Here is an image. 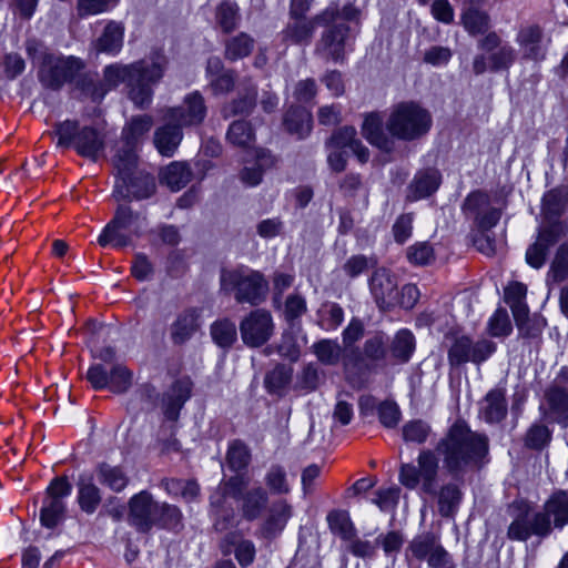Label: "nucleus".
<instances>
[{
    "mask_svg": "<svg viewBox=\"0 0 568 568\" xmlns=\"http://www.w3.org/2000/svg\"><path fill=\"white\" fill-rule=\"evenodd\" d=\"M159 503L152 495L142 490L133 495L129 500V523L140 532H149L158 525Z\"/></svg>",
    "mask_w": 568,
    "mask_h": 568,
    "instance_id": "2eb2a0df",
    "label": "nucleus"
},
{
    "mask_svg": "<svg viewBox=\"0 0 568 568\" xmlns=\"http://www.w3.org/2000/svg\"><path fill=\"white\" fill-rule=\"evenodd\" d=\"M325 145L326 148H337L341 150L348 148L361 163H366L369 159L368 149L356 139V130L352 126H344L334 132Z\"/></svg>",
    "mask_w": 568,
    "mask_h": 568,
    "instance_id": "b1692460",
    "label": "nucleus"
},
{
    "mask_svg": "<svg viewBox=\"0 0 568 568\" xmlns=\"http://www.w3.org/2000/svg\"><path fill=\"white\" fill-rule=\"evenodd\" d=\"M386 342L382 334L367 338L363 346V355L371 365V369L378 366L386 357Z\"/></svg>",
    "mask_w": 568,
    "mask_h": 568,
    "instance_id": "09e8293b",
    "label": "nucleus"
},
{
    "mask_svg": "<svg viewBox=\"0 0 568 568\" xmlns=\"http://www.w3.org/2000/svg\"><path fill=\"white\" fill-rule=\"evenodd\" d=\"M83 63L74 57H45L39 69L41 82L49 88H60L82 70Z\"/></svg>",
    "mask_w": 568,
    "mask_h": 568,
    "instance_id": "f8f14e48",
    "label": "nucleus"
},
{
    "mask_svg": "<svg viewBox=\"0 0 568 568\" xmlns=\"http://www.w3.org/2000/svg\"><path fill=\"white\" fill-rule=\"evenodd\" d=\"M436 450L443 456L445 468L454 476L479 467L488 453L484 435L471 432L464 423L454 424L446 437L439 440Z\"/></svg>",
    "mask_w": 568,
    "mask_h": 568,
    "instance_id": "7ed1b4c3",
    "label": "nucleus"
},
{
    "mask_svg": "<svg viewBox=\"0 0 568 568\" xmlns=\"http://www.w3.org/2000/svg\"><path fill=\"white\" fill-rule=\"evenodd\" d=\"M267 499V493L261 487L246 493L242 506L244 517L250 520L257 518L265 508Z\"/></svg>",
    "mask_w": 568,
    "mask_h": 568,
    "instance_id": "49530a36",
    "label": "nucleus"
},
{
    "mask_svg": "<svg viewBox=\"0 0 568 568\" xmlns=\"http://www.w3.org/2000/svg\"><path fill=\"white\" fill-rule=\"evenodd\" d=\"M256 101V89L254 85H247L244 88V93L226 104L223 110V116L229 118L237 114H247L252 111Z\"/></svg>",
    "mask_w": 568,
    "mask_h": 568,
    "instance_id": "79ce46f5",
    "label": "nucleus"
},
{
    "mask_svg": "<svg viewBox=\"0 0 568 568\" xmlns=\"http://www.w3.org/2000/svg\"><path fill=\"white\" fill-rule=\"evenodd\" d=\"M273 320L270 312L255 310L240 323L242 341L250 347L265 344L273 334Z\"/></svg>",
    "mask_w": 568,
    "mask_h": 568,
    "instance_id": "f3484780",
    "label": "nucleus"
},
{
    "mask_svg": "<svg viewBox=\"0 0 568 568\" xmlns=\"http://www.w3.org/2000/svg\"><path fill=\"white\" fill-rule=\"evenodd\" d=\"M429 432L430 428L426 423L422 420H412L404 425L403 438L406 442L423 444L427 439Z\"/></svg>",
    "mask_w": 568,
    "mask_h": 568,
    "instance_id": "69168bd1",
    "label": "nucleus"
},
{
    "mask_svg": "<svg viewBox=\"0 0 568 568\" xmlns=\"http://www.w3.org/2000/svg\"><path fill=\"white\" fill-rule=\"evenodd\" d=\"M362 132L366 140L378 149L385 152L394 150L395 141L384 133L382 118L377 113H371L365 118Z\"/></svg>",
    "mask_w": 568,
    "mask_h": 568,
    "instance_id": "cd10ccee",
    "label": "nucleus"
},
{
    "mask_svg": "<svg viewBox=\"0 0 568 568\" xmlns=\"http://www.w3.org/2000/svg\"><path fill=\"white\" fill-rule=\"evenodd\" d=\"M407 258L415 265H427L435 260L432 245L427 242H418L407 248Z\"/></svg>",
    "mask_w": 568,
    "mask_h": 568,
    "instance_id": "bf43d9fd",
    "label": "nucleus"
},
{
    "mask_svg": "<svg viewBox=\"0 0 568 568\" xmlns=\"http://www.w3.org/2000/svg\"><path fill=\"white\" fill-rule=\"evenodd\" d=\"M140 214L134 213L131 207L120 205L113 219L105 225L98 237L101 246L112 245L114 247H124L132 242L134 235H139L143 226Z\"/></svg>",
    "mask_w": 568,
    "mask_h": 568,
    "instance_id": "0eeeda50",
    "label": "nucleus"
},
{
    "mask_svg": "<svg viewBox=\"0 0 568 568\" xmlns=\"http://www.w3.org/2000/svg\"><path fill=\"white\" fill-rule=\"evenodd\" d=\"M331 530L344 540H351L356 536V529L349 518L348 513L336 510L327 516Z\"/></svg>",
    "mask_w": 568,
    "mask_h": 568,
    "instance_id": "3c124183",
    "label": "nucleus"
},
{
    "mask_svg": "<svg viewBox=\"0 0 568 568\" xmlns=\"http://www.w3.org/2000/svg\"><path fill=\"white\" fill-rule=\"evenodd\" d=\"M508 514L511 518L507 529L509 540L527 541L531 536L545 538L552 527L561 529L568 525V494L555 493L538 511L525 500H515L509 505Z\"/></svg>",
    "mask_w": 568,
    "mask_h": 568,
    "instance_id": "f03ea898",
    "label": "nucleus"
},
{
    "mask_svg": "<svg viewBox=\"0 0 568 568\" xmlns=\"http://www.w3.org/2000/svg\"><path fill=\"white\" fill-rule=\"evenodd\" d=\"M200 328L199 313L194 308L181 312L170 326V336L174 344L189 341Z\"/></svg>",
    "mask_w": 568,
    "mask_h": 568,
    "instance_id": "393cba45",
    "label": "nucleus"
},
{
    "mask_svg": "<svg viewBox=\"0 0 568 568\" xmlns=\"http://www.w3.org/2000/svg\"><path fill=\"white\" fill-rule=\"evenodd\" d=\"M474 6L475 4H471V7L463 12L462 23L469 34H483L489 29L490 19L485 11L479 10Z\"/></svg>",
    "mask_w": 568,
    "mask_h": 568,
    "instance_id": "ea45409f",
    "label": "nucleus"
},
{
    "mask_svg": "<svg viewBox=\"0 0 568 568\" xmlns=\"http://www.w3.org/2000/svg\"><path fill=\"white\" fill-rule=\"evenodd\" d=\"M440 184V174L435 169H427L416 173L409 185L407 197L417 201L432 195Z\"/></svg>",
    "mask_w": 568,
    "mask_h": 568,
    "instance_id": "bb28decb",
    "label": "nucleus"
},
{
    "mask_svg": "<svg viewBox=\"0 0 568 568\" xmlns=\"http://www.w3.org/2000/svg\"><path fill=\"white\" fill-rule=\"evenodd\" d=\"M516 42L524 59L539 62L546 58L547 43L540 27L535 24L521 27Z\"/></svg>",
    "mask_w": 568,
    "mask_h": 568,
    "instance_id": "412c9836",
    "label": "nucleus"
},
{
    "mask_svg": "<svg viewBox=\"0 0 568 568\" xmlns=\"http://www.w3.org/2000/svg\"><path fill=\"white\" fill-rule=\"evenodd\" d=\"M74 149L81 156L95 161L104 150V136L98 130L84 126L77 134Z\"/></svg>",
    "mask_w": 568,
    "mask_h": 568,
    "instance_id": "a878e982",
    "label": "nucleus"
},
{
    "mask_svg": "<svg viewBox=\"0 0 568 568\" xmlns=\"http://www.w3.org/2000/svg\"><path fill=\"white\" fill-rule=\"evenodd\" d=\"M113 162L118 172L113 196L118 201L146 199L154 193L155 183L153 178L135 171L138 164L136 154L126 150L123 154H115Z\"/></svg>",
    "mask_w": 568,
    "mask_h": 568,
    "instance_id": "20e7f679",
    "label": "nucleus"
},
{
    "mask_svg": "<svg viewBox=\"0 0 568 568\" xmlns=\"http://www.w3.org/2000/svg\"><path fill=\"white\" fill-rule=\"evenodd\" d=\"M439 463L435 452L423 449L417 457V466L404 464L399 470V481L409 489L420 486L426 494H435Z\"/></svg>",
    "mask_w": 568,
    "mask_h": 568,
    "instance_id": "6e6552de",
    "label": "nucleus"
},
{
    "mask_svg": "<svg viewBox=\"0 0 568 568\" xmlns=\"http://www.w3.org/2000/svg\"><path fill=\"white\" fill-rule=\"evenodd\" d=\"M109 381L108 387L113 393H125L132 385V374L125 366L116 364L110 369Z\"/></svg>",
    "mask_w": 568,
    "mask_h": 568,
    "instance_id": "6e6d98bb",
    "label": "nucleus"
},
{
    "mask_svg": "<svg viewBox=\"0 0 568 568\" xmlns=\"http://www.w3.org/2000/svg\"><path fill=\"white\" fill-rule=\"evenodd\" d=\"M182 140V131L174 122L159 128L154 134V144L158 151L165 156H172Z\"/></svg>",
    "mask_w": 568,
    "mask_h": 568,
    "instance_id": "c756f323",
    "label": "nucleus"
},
{
    "mask_svg": "<svg viewBox=\"0 0 568 568\" xmlns=\"http://www.w3.org/2000/svg\"><path fill=\"white\" fill-rule=\"evenodd\" d=\"M250 459L251 454L244 443L234 440L230 444L226 454V462L232 470L237 471L244 469L248 465Z\"/></svg>",
    "mask_w": 568,
    "mask_h": 568,
    "instance_id": "864d4df0",
    "label": "nucleus"
},
{
    "mask_svg": "<svg viewBox=\"0 0 568 568\" xmlns=\"http://www.w3.org/2000/svg\"><path fill=\"white\" fill-rule=\"evenodd\" d=\"M462 500V491L455 484L445 485L438 495V510L442 516L449 517L456 511Z\"/></svg>",
    "mask_w": 568,
    "mask_h": 568,
    "instance_id": "8fccbe9b",
    "label": "nucleus"
},
{
    "mask_svg": "<svg viewBox=\"0 0 568 568\" xmlns=\"http://www.w3.org/2000/svg\"><path fill=\"white\" fill-rule=\"evenodd\" d=\"M316 358L324 365H337L342 358L343 349L337 341L324 338L312 346Z\"/></svg>",
    "mask_w": 568,
    "mask_h": 568,
    "instance_id": "a19ab883",
    "label": "nucleus"
},
{
    "mask_svg": "<svg viewBox=\"0 0 568 568\" xmlns=\"http://www.w3.org/2000/svg\"><path fill=\"white\" fill-rule=\"evenodd\" d=\"M254 48V39L246 33L231 38L225 44V57L231 61L247 57Z\"/></svg>",
    "mask_w": 568,
    "mask_h": 568,
    "instance_id": "603ef678",
    "label": "nucleus"
},
{
    "mask_svg": "<svg viewBox=\"0 0 568 568\" xmlns=\"http://www.w3.org/2000/svg\"><path fill=\"white\" fill-rule=\"evenodd\" d=\"M78 133V123L70 120L58 123L53 131V134L58 138L57 145L60 148H69L71 144L74 145Z\"/></svg>",
    "mask_w": 568,
    "mask_h": 568,
    "instance_id": "680f3d73",
    "label": "nucleus"
},
{
    "mask_svg": "<svg viewBox=\"0 0 568 568\" xmlns=\"http://www.w3.org/2000/svg\"><path fill=\"white\" fill-rule=\"evenodd\" d=\"M550 430L541 424H534L527 430L525 436V445L531 449H541L550 440Z\"/></svg>",
    "mask_w": 568,
    "mask_h": 568,
    "instance_id": "052dcab7",
    "label": "nucleus"
},
{
    "mask_svg": "<svg viewBox=\"0 0 568 568\" xmlns=\"http://www.w3.org/2000/svg\"><path fill=\"white\" fill-rule=\"evenodd\" d=\"M550 275L555 282H562L568 277V240L558 247L550 266Z\"/></svg>",
    "mask_w": 568,
    "mask_h": 568,
    "instance_id": "13d9d810",
    "label": "nucleus"
},
{
    "mask_svg": "<svg viewBox=\"0 0 568 568\" xmlns=\"http://www.w3.org/2000/svg\"><path fill=\"white\" fill-rule=\"evenodd\" d=\"M211 336L216 345L229 348L237 339L236 326L230 320L216 321L211 325Z\"/></svg>",
    "mask_w": 568,
    "mask_h": 568,
    "instance_id": "de8ad7c7",
    "label": "nucleus"
},
{
    "mask_svg": "<svg viewBox=\"0 0 568 568\" xmlns=\"http://www.w3.org/2000/svg\"><path fill=\"white\" fill-rule=\"evenodd\" d=\"M567 224L562 221H549L545 225L534 244L526 251V262L534 268H540L546 261L549 248L567 233Z\"/></svg>",
    "mask_w": 568,
    "mask_h": 568,
    "instance_id": "dca6fc26",
    "label": "nucleus"
},
{
    "mask_svg": "<svg viewBox=\"0 0 568 568\" xmlns=\"http://www.w3.org/2000/svg\"><path fill=\"white\" fill-rule=\"evenodd\" d=\"M78 488V503L80 508L87 514H93L102 499L99 487L90 477L81 476Z\"/></svg>",
    "mask_w": 568,
    "mask_h": 568,
    "instance_id": "f704fd0d",
    "label": "nucleus"
},
{
    "mask_svg": "<svg viewBox=\"0 0 568 568\" xmlns=\"http://www.w3.org/2000/svg\"><path fill=\"white\" fill-rule=\"evenodd\" d=\"M225 541L234 547V555L242 567L253 564L256 555L255 545L248 539H243L236 534L226 535Z\"/></svg>",
    "mask_w": 568,
    "mask_h": 568,
    "instance_id": "37998d69",
    "label": "nucleus"
},
{
    "mask_svg": "<svg viewBox=\"0 0 568 568\" xmlns=\"http://www.w3.org/2000/svg\"><path fill=\"white\" fill-rule=\"evenodd\" d=\"M463 209L474 215L477 232H489L501 216L500 210L491 206L489 195L480 191L470 193Z\"/></svg>",
    "mask_w": 568,
    "mask_h": 568,
    "instance_id": "a211bd4d",
    "label": "nucleus"
},
{
    "mask_svg": "<svg viewBox=\"0 0 568 568\" xmlns=\"http://www.w3.org/2000/svg\"><path fill=\"white\" fill-rule=\"evenodd\" d=\"M153 125L152 118L149 115L134 116L123 129L122 138L124 145L119 149L116 154H123L124 151L130 150L135 154V145L140 138L148 133Z\"/></svg>",
    "mask_w": 568,
    "mask_h": 568,
    "instance_id": "c85d7f7f",
    "label": "nucleus"
},
{
    "mask_svg": "<svg viewBox=\"0 0 568 568\" xmlns=\"http://www.w3.org/2000/svg\"><path fill=\"white\" fill-rule=\"evenodd\" d=\"M488 329L490 335L495 337L509 335L511 332V324L506 310L498 308L488 322Z\"/></svg>",
    "mask_w": 568,
    "mask_h": 568,
    "instance_id": "338daca9",
    "label": "nucleus"
},
{
    "mask_svg": "<svg viewBox=\"0 0 568 568\" xmlns=\"http://www.w3.org/2000/svg\"><path fill=\"white\" fill-rule=\"evenodd\" d=\"M220 281L223 291L235 292L239 303L256 305L264 300L267 291L263 276L248 268L223 271Z\"/></svg>",
    "mask_w": 568,
    "mask_h": 568,
    "instance_id": "423d86ee",
    "label": "nucleus"
},
{
    "mask_svg": "<svg viewBox=\"0 0 568 568\" xmlns=\"http://www.w3.org/2000/svg\"><path fill=\"white\" fill-rule=\"evenodd\" d=\"M226 140L235 148L253 150L255 134L251 123L242 120L232 122L226 132Z\"/></svg>",
    "mask_w": 568,
    "mask_h": 568,
    "instance_id": "473e14b6",
    "label": "nucleus"
},
{
    "mask_svg": "<svg viewBox=\"0 0 568 568\" xmlns=\"http://www.w3.org/2000/svg\"><path fill=\"white\" fill-rule=\"evenodd\" d=\"M291 517L292 506L283 499L275 501L261 527V536L266 539L276 538L284 530Z\"/></svg>",
    "mask_w": 568,
    "mask_h": 568,
    "instance_id": "5701e85b",
    "label": "nucleus"
},
{
    "mask_svg": "<svg viewBox=\"0 0 568 568\" xmlns=\"http://www.w3.org/2000/svg\"><path fill=\"white\" fill-rule=\"evenodd\" d=\"M192 178V172L186 163L173 162L169 164L161 173V180L172 191L183 189Z\"/></svg>",
    "mask_w": 568,
    "mask_h": 568,
    "instance_id": "e433bc0d",
    "label": "nucleus"
},
{
    "mask_svg": "<svg viewBox=\"0 0 568 568\" xmlns=\"http://www.w3.org/2000/svg\"><path fill=\"white\" fill-rule=\"evenodd\" d=\"M349 39V28L345 23L334 24L322 33L315 53L325 60L342 61Z\"/></svg>",
    "mask_w": 568,
    "mask_h": 568,
    "instance_id": "6ab92c4d",
    "label": "nucleus"
},
{
    "mask_svg": "<svg viewBox=\"0 0 568 568\" xmlns=\"http://www.w3.org/2000/svg\"><path fill=\"white\" fill-rule=\"evenodd\" d=\"M516 59V51L510 45H504L494 51L488 60L490 62L491 71H499L508 69Z\"/></svg>",
    "mask_w": 568,
    "mask_h": 568,
    "instance_id": "e2e57ef3",
    "label": "nucleus"
},
{
    "mask_svg": "<svg viewBox=\"0 0 568 568\" xmlns=\"http://www.w3.org/2000/svg\"><path fill=\"white\" fill-rule=\"evenodd\" d=\"M216 21L224 32H231L237 24V7L224 2L216 10Z\"/></svg>",
    "mask_w": 568,
    "mask_h": 568,
    "instance_id": "0e129e2a",
    "label": "nucleus"
},
{
    "mask_svg": "<svg viewBox=\"0 0 568 568\" xmlns=\"http://www.w3.org/2000/svg\"><path fill=\"white\" fill-rule=\"evenodd\" d=\"M206 113L207 108L203 95L194 91L186 94L179 106L168 109L164 120L174 122L180 128L196 126L204 121Z\"/></svg>",
    "mask_w": 568,
    "mask_h": 568,
    "instance_id": "4468645a",
    "label": "nucleus"
},
{
    "mask_svg": "<svg viewBox=\"0 0 568 568\" xmlns=\"http://www.w3.org/2000/svg\"><path fill=\"white\" fill-rule=\"evenodd\" d=\"M415 348L414 335L407 331H399L392 344L393 355L403 362H407Z\"/></svg>",
    "mask_w": 568,
    "mask_h": 568,
    "instance_id": "5fc2aeb1",
    "label": "nucleus"
},
{
    "mask_svg": "<svg viewBox=\"0 0 568 568\" xmlns=\"http://www.w3.org/2000/svg\"><path fill=\"white\" fill-rule=\"evenodd\" d=\"M98 481L113 491H122L129 484V477L119 466L101 464L97 468Z\"/></svg>",
    "mask_w": 568,
    "mask_h": 568,
    "instance_id": "c9c22d12",
    "label": "nucleus"
},
{
    "mask_svg": "<svg viewBox=\"0 0 568 568\" xmlns=\"http://www.w3.org/2000/svg\"><path fill=\"white\" fill-rule=\"evenodd\" d=\"M450 344L447 349L448 363L452 368L471 362L476 365L487 361L496 351V344L488 339L474 342L466 335L446 337Z\"/></svg>",
    "mask_w": 568,
    "mask_h": 568,
    "instance_id": "1a4fd4ad",
    "label": "nucleus"
},
{
    "mask_svg": "<svg viewBox=\"0 0 568 568\" xmlns=\"http://www.w3.org/2000/svg\"><path fill=\"white\" fill-rule=\"evenodd\" d=\"M339 10L336 4L328 6L313 19H293L283 30V41L292 44L306 45L311 42L317 24H327L337 19Z\"/></svg>",
    "mask_w": 568,
    "mask_h": 568,
    "instance_id": "ddd939ff",
    "label": "nucleus"
},
{
    "mask_svg": "<svg viewBox=\"0 0 568 568\" xmlns=\"http://www.w3.org/2000/svg\"><path fill=\"white\" fill-rule=\"evenodd\" d=\"M430 113L418 103L399 102L392 108L386 129L393 140L414 141L426 135L432 128Z\"/></svg>",
    "mask_w": 568,
    "mask_h": 568,
    "instance_id": "39448f33",
    "label": "nucleus"
},
{
    "mask_svg": "<svg viewBox=\"0 0 568 568\" xmlns=\"http://www.w3.org/2000/svg\"><path fill=\"white\" fill-rule=\"evenodd\" d=\"M317 324L325 331L336 329L344 320L343 308L334 302H325L317 311Z\"/></svg>",
    "mask_w": 568,
    "mask_h": 568,
    "instance_id": "a18cd8bd",
    "label": "nucleus"
},
{
    "mask_svg": "<svg viewBox=\"0 0 568 568\" xmlns=\"http://www.w3.org/2000/svg\"><path fill=\"white\" fill-rule=\"evenodd\" d=\"M191 382L187 378L175 381L163 394L162 410L165 418L175 422L179 418L180 410L190 398Z\"/></svg>",
    "mask_w": 568,
    "mask_h": 568,
    "instance_id": "4be33fe9",
    "label": "nucleus"
},
{
    "mask_svg": "<svg viewBox=\"0 0 568 568\" xmlns=\"http://www.w3.org/2000/svg\"><path fill=\"white\" fill-rule=\"evenodd\" d=\"M410 558L426 560L432 568H454L452 556L433 532H423L409 541L406 560L409 561Z\"/></svg>",
    "mask_w": 568,
    "mask_h": 568,
    "instance_id": "9d476101",
    "label": "nucleus"
},
{
    "mask_svg": "<svg viewBox=\"0 0 568 568\" xmlns=\"http://www.w3.org/2000/svg\"><path fill=\"white\" fill-rule=\"evenodd\" d=\"M292 379V371L285 366H277L265 377L266 388L275 393L285 387Z\"/></svg>",
    "mask_w": 568,
    "mask_h": 568,
    "instance_id": "774afa93",
    "label": "nucleus"
},
{
    "mask_svg": "<svg viewBox=\"0 0 568 568\" xmlns=\"http://www.w3.org/2000/svg\"><path fill=\"white\" fill-rule=\"evenodd\" d=\"M507 412V405L504 394L500 390L489 392L481 406V413L486 422L498 423L505 416Z\"/></svg>",
    "mask_w": 568,
    "mask_h": 568,
    "instance_id": "4c0bfd02",
    "label": "nucleus"
},
{
    "mask_svg": "<svg viewBox=\"0 0 568 568\" xmlns=\"http://www.w3.org/2000/svg\"><path fill=\"white\" fill-rule=\"evenodd\" d=\"M368 285L378 308L385 311L397 305L398 285L396 277L388 270L384 267L375 270Z\"/></svg>",
    "mask_w": 568,
    "mask_h": 568,
    "instance_id": "aec40b11",
    "label": "nucleus"
},
{
    "mask_svg": "<svg viewBox=\"0 0 568 568\" xmlns=\"http://www.w3.org/2000/svg\"><path fill=\"white\" fill-rule=\"evenodd\" d=\"M166 64V57L160 51H154L132 64L114 63L105 67L102 82L93 77H85L79 85L85 95L98 101L120 83H126L129 98L136 106L144 108L150 104L152 87L162 79Z\"/></svg>",
    "mask_w": 568,
    "mask_h": 568,
    "instance_id": "f257e3e1",
    "label": "nucleus"
},
{
    "mask_svg": "<svg viewBox=\"0 0 568 568\" xmlns=\"http://www.w3.org/2000/svg\"><path fill=\"white\" fill-rule=\"evenodd\" d=\"M568 205V187L559 186L547 192L542 199V211L548 219L562 214Z\"/></svg>",
    "mask_w": 568,
    "mask_h": 568,
    "instance_id": "58836bf2",
    "label": "nucleus"
},
{
    "mask_svg": "<svg viewBox=\"0 0 568 568\" xmlns=\"http://www.w3.org/2000/svg\"><path fill=\"white\" fill-rule=\"evenodd\" d=\"M546 399L549 409L559 420L568 418V389L561 385L554 384L546 392Z\"/></svg>",
    "mask_w": 568,
    "mask_h": 568,
    "instance_id": "c03bdc74",
    "label": "nucleus"
},
{
    "mask_svg": "<svg viewBox=\"0 0 568 568\" xmlns=\"http://www.w3.org/2000/svg\"><path fill=\"white\" fill-rule=\"evenodd\" d=\"M255 163L252 166L245 165L240 173L241 181L247 186H256L262 181L264 169L273 161L271 154L262 149H254Z\"/></svg>",
    "mask_w": 568,
    "mask_h": 568,
    "instance_id": "7c9ffc66",
    "label": "nucleus"
},
{
    "mask_svg": "<svg viewBox=\"0 0 568 568\" xmlns=\"http://www.w3.org/2000/svg\"><path fill=\"white\" fill-rule=\"evenodd\" d=\"M312 114L304 108H291L284 116L286 130L296 134L298 138H305L312 130Z\"/></svg>",
    "mask_w": 568,
    "mask_h": 568,
    "instance_id": "2f4dec72",
    "label": "nucleus"
},
{
    "mask_svg": "<svg viewBox=\"0 0 568 568\" xmlns=\"http://www.w3.org/2000/svg\"><path fill=\"white\" fill-rule=\"evenodd\" d=\"M265 484L270 491L277 495H284L290 491L286 479V473L283 467L273 465L265 475Z\"/></svg>",
    "mask_w": 568,
    "mask_h": 568,
    "instance_id": "4d7b16f0",
    "label": "nucleus"
},
{
    "mask_svg": "<svg viewBox=\"0 0 568 568\" xmlns=\"http://www.w3.org/2000/svg\"><path fill=\"white\" fill-rule=\"evenodd\" d=\"M71 491L72 486L67 477H57L51 481L40 511V520L44 527L53 528L63 519L64 499L71 495Z\"/></svg>",
    "mask_w": 568,
    "mask_h": 568,
    "instance_id": "9b49d317",
    "label": "nucleus"
},
{
    "mask_svg": "<svg viewBox=\"0 0 568 568\" xmlns=\"http://www.w3.org/2000/svg\"><path fill=\"white\" fill-rule=\"evenodd\" d=\"M124 28L121 23L109 22L102 36L97 40L95 48L99 52L115 54L123 44Z\"/></svg>",
    "mask_w": 568,
    "mask_h": 568,
    "instance_id": "72a5a7b5",
    "label": "nucleus"
}]
</instances>
